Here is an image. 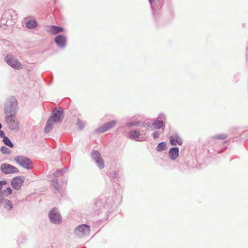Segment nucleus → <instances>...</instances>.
I'll list each match as a JSON object with an SVG mask.
<instances>
[{
  "label": "nucleus",
  "mask_w": 248,
  "mask_h": 248,
  "mask_svg": "<svg viewBox=\"0 0 248 248\" xmlns=\"http://www.w3.org/2000/svg\"><path fill=\"white\" fill-rule=\"evenodd\" d=\"M15 115L13 114H9L7 115V117L5 118V121L8 124L10 128L12 129H15L16 128V124H15Z\"/></svg>",
  "instance_id": "obj_8"
},
{
  "label": "nucleus",
  "mask_w": 248,
  "mask_h": 248,
  "mask_svg": "<svg viewBox=\"0 0 248 248\" xmlns=\"http://www.w3.org/2000/svg\"><path fill=\"white\" fill-rule=\"evenodd\" d=\"M22 67V64L21 63L16 62V69H20Z\"/></svg>",
  "instance_id": "obj_27"
},
{
  "label": "nucleus",
  "mask_w": 248,
  "mask_h": 248,
  "mask_svg": "<svg viewBox=\"0 0 248 248\" xmlns=\"http://www.w3.org/2000/svg\"><path fill=\"white\" fill-rule=\"evenodd\" d=\"M170 142L172 145H181L183 141L181 138L177 135H174L170 137Z\"/></svg>",
  "instance_id": "obj_12"
},
{
  "label": "nucleus",
  "mask_w": 248,
  "mask_h": 248,
  "mask_svg": "<svg viewBox=\"0 0 248 248\" xmlns=\"http://www.w3.org/2000/svg\"><path fill=\"white\" fill-rule=\"evenodd\" d=\"M37 25V22L34 20H30L26 22V26L29 29L34 28Z\"/></svg>",
  "instance_id": "obj_18"
},
{
  "label": "nucleus",
  "mask_w": 248,
  "mask_h": 248,
  "mask_svg": "<svg viewBox=\"0 0 248 248\" xmlns=\"http://www.w3.org/2000/svg\"><path fill=\"white\" fill-rule=\"evenodd\" d=\"M16 110V97L12 96L9 97L5 104L4 112L6 115L15 114Z\"/></svg>",
  "instance_id": "obj_2"
},
{
  "label": "nucleus",
  "mask_w": 248,
  "mask_h": 248,
  "mask_svg": "<svg viewBox=\"0 0 248 248\" xmlns=\"http://www.w3.org/2000/svg\"><path fill=\"white\" fill-rule=\"evenodd\" d=\"M4 61L9 65L16 69V59L14 56L8 54L4 58Z\"/></svg>",
  "instance_id": "obj_10"
},
{
  "label": "nucleus",
  "mask_w": 248,
  "mask_h": 248,
  "mask_svg": "<svg viewBox=\"0 0 248 248\" xmlns=\"http://www.w3.org/2000/svg\"><path fill=\"white\" fill-rule=\"evenodd\" d=\"M99 153L97 152H95L93 154V157H96L95 158V161L97 164L98 166L100 168H103L104 167V163L103 159L100 158L99 156Z\"/></svg>",
  "instance_id": "obj_13"
},
{
  "label": "nucleus",
  "mask_w": 248,
  "mask_h": 248,
  "mask_svg": "<svg viewBox=\"0 0 248 248\" xmlns=\"http://www.w3.org/2000/svg\"><path fill=\"white\" fill-rule=\"evenodd\" d=\"M116 124L117 122L115 121L107 123L96 129V131L99 133H104L113 128Z\"/></svg>",
  "instance_id": "obj_5"
},
{
  "label": "nucleus",
  "mask_w": 248,
  "mask_h": 248,
  "mask_svg": "<svg viewBox=\"0 0 248 248\" xmlns=\"http://www.w3.org/2000/svg\"><path fill=\"white\" fill-rule=\"evenodd\" d=\"M159 133L158 132H155L153 134V136L154 138H157L159 136Z\"/></svg>",
  "instance_id": "obj_28"
},
{
  "label": "nucleus",
  "mask_w": 248,
  "mask_h": 248,
  "mask_svg": "<svg viewBox=\"0 0 248 248\" xmlns=\"http://www.w3.org/2000/svg\"><path fill=\"white\" fill-rule=\"evenodd\" d=\"M0 170L5 174H10L16 172V167L7 163H3L0 167Z\"/></svg>",
  "instance_id": "obj_6"
},
{
  "label": "nucleus",
  "mask_w": 248,
  "mask_h": 248,
  "mask_svg": "<svg viewBox=\"0 0 248 248\" xmlns=\"http://www.w3.org/2000/svg\"><path fill=\"white\" fill-rule=\"evenodd\" d=\"M130 137L139 141H142L144 140V137L142 136L140 132L137 130L131 131L129 133Z\"/></svg>",
  "instance_id": "obj_11"
},
{
  "label": "nucleus",
  "mask_w": 248,
  "mask_h": 248,
  "mask_svg": "<svg viewBox=\"0 0 248 248\" xmlns=\"http://www.w3.org/2000/svg\"><path fill=\"white\" fill-rule=\"evenodd\" d=\"M0 137L3 138V141L6 145H7L10 147H14V144L12 143V142L9 140V139L7 137L5 136V134L4 135V137Z\"/></svg>",
  "instance_id": "obj_19"
},
{
  "label": "nucleus",
  "mask_w": 248,
  "mask_h": 248,
  "mask_svg": "<svg viewBox=\"0 0 248 248\" xmlns=\"http://www.w3.org/2000/svg\"><path fill=\"white\" fill-rule=\"evenodd\" d=\"M149 1H150V3H152L154 2L155 0H149Z\"/></svg>",
  "instance_id": "obj_30"
},
{
  "label": "nucleus",
  "mask_w": 248,
  "mask_h": 248,
  "mask_svg": "<svg viewBox=\"0 0 248 248\" xmlns=\"http://www.w3.org/2000/svg\"><path fill=\"white\" fill-rule=\"evenodd\" d=\"M25 178L23 176H16V190L19 189L23 185Z\"/></svg>",
  "instance_id": "obj_17"
},
{
  "label": "nucleus",
  "mask_w": 248,
  "mask_h": 248,
  "mask_svg": "<svg viewBox=\"0 0 248 248\" xmlns=\"http://www.w3.org/2000/svg\"><path fill=\"white\" fill-rule=\"evenodd\" d=\"M6 191L7 192V195H10L12 193V189L10 187H8L6 188Z\"/></svg>",
  "instance_id": "obj_26"
},
{
  "label": "nucleus",
  "mask_w": 248,
  "mask_h": 248,
  "mask_svg": "<svg viewBox=\"0 0 248 248\" xmlns=\"http://www.w3.org/2000/svg\"><path fill=\"white\" fill-rule=\"evenodd\" d=\"M63 31V29L62 28L56 26H51L49 30V32L53 34H56L62 32Z\"/></svg>",
  "instance_id": "obj_15"
},
{
  "label": "nucleus",
  "mask_w": 248,
  "mask_h": 248,
  "mask_svg": "<svg viewBox=\"0 0 248 248\" xmlns=\"http://www.w3.org/2000/svg\"><path fill=\"white\" fill-rule=\"evenodd\" d=\"M179 155V150L177 148H171L169 151V156L172 159H175Z\"/></svg>",
  "instance_id": "obj_14"
},
{
  "label": "nucleus",
  "mask_w": 248,
  "mask_h": 248,
  "mask_svg": "<svg viewBox=\"0 0 248 248\" xmlns=\"http://www.w3.org/2000/svg\"><path fill=\"white\" fill-rule=\"evenodd\" d=\"M77 124H78V128L80 129H82L84 126L83 122L79 120H78Z\"/></svg>",
  "instance_id": "obj_24"
},
{
  "label": "nucleus",
  "mask_w": 248,
  "mask_h": 248,
  "mask_svg": "<svg viewBox=\"0 0 248 248\" xmlns=\"http://www.w3.org/2000/svg\"><path fill=\"white\" fill-rule=\"evenodd\" d=\"M90 232L89 226L86 224L81 225L75 230V234L78 237L88 236L90 234Z\"/></svg>",
  "instance_id": "obj_3"
},
{
  "label": "nucleus",
  "mask_w": 248,
  "mask_h": 248,
  "mask_svg": "<svg viewBox=\"0 0 248 248\" xmlns=\"http://www.w3.org/2000/svg\"><path fill=\"white\" fill-rule=\"evenodd\" d=\"M55 184H57H57H58V182H57V181H53V185H54Z\"/></svg>",
  "instance_id": "obj_31"
},
{
  "label": "nucleus",
  "mask_w": 248,
  "mask_h": 248,
  "mask_svg": "<svg viewBox=\"0 0 248 248\" xmlns=\"http://www.w3.org/2000/svg\"><path fill=\"white\" fill-rule=\"evenodd\" d=\"M49 216L50 220L53 223H57L61 220V216L57 209L53 208L51 211Z\"/></svg>",
  "instance_id": "obj_7"
},
{
  "label": "nucleus",
  "mask_w": 248,
  "mask_h": 248,
  "mask_svg": "<svg viewBox=\"0 0 248 248\" xmlns=\"http://www.w3.org/2000/svg\"><path fill=\"white\" fill-rule=\"evenodd\" d=\"M16 163L22 167L30 169L32 168V163L31 160L23 156H18L16 157Z\"/></svg>",
  "instance_id": "obj_4"
},
{
  "label": "nucleus",
  "mask_w": 248,
  "mask_h": 248,
  "mask_svg": "<svg viewBox=\"0 0 248 248\" xmlns=\"http://www.w3.org/2000/svg\"><path fill=\"white\" fill-rule=\"evenodd\" d=\"M0 151L4 154H9L10 151L7 147L3 146L0 148Z\"/></svg>",
  "instance_id": "obj_22"
},
{
  "label": "nucleus",
  "mask_w": 248,
  "mask_h": 248,
  "mask_svg": "<svg viewBox=\"0 0 248 248\" xmlns=\"http://www.w3.org/2000/svg\"><path fill=\"white\" fill-rule=\"evenodd\" d=\"M11 185L14 189H16V177L14 178L11 181Z\"/></svg>",
  "instance_id": "obj_25"
},
{
  "label": "nucleus",
  "mask_w": 248,
  "mask_h": 248,
  "mask_svg": "<svg viewBox=\"0 0 248 248\" xmlns=\"http://www.w3.org/2000/svg\"><path fill=\"white\" fill-rule=\"evenodd\" d=\"M166 143L165 142H162L160 143L158 146H157L156 150L158 151H162L166 149Z\"/></svg>",
  "instance_id": "obj_21"
},
{
  "label": "nucleus",
  "mask_w": 248,
  "mask_h": 248,
  "mask_svg": "<svg viewBox=\"0 0 248 248\" xmlns=\"http://www.w3.org/2000/svg\"><path fill=\"white\" fill-rule=\"evenodd\" d=\"M3 204L4 208L6 209L9 210L12 208V204L11 202L9 200H5L3 198V202H1L0 203V207L1 205Z\"/></svg>",
  "instance_id": "obj_16"
},
{
  "label": "nucleus",
  "mask_w": 248,
  "mask_h": 248,
  "mask_svg": "<svg viewBox=\"0 0 248 248\" xmlns=\"http://www.w3.org/2000/svg\"><path fill=\"white\" fill-rule=\"evenodd\" d=\"M137 124H135V123H128V126H132V125H136Z\"/></svg>",
  "instance_id": "obj_29"
},
{
  "label": "nucleus",
  "mask_w": 248,
  "mask_h": 248,
  "mask_svg": "<svg viewBox=\"0 0 248 248\" xmlns=\"http://www.w3.org/2000/svg\"><path fill=\"white\" fill-rule=\"evenodd\" d=\"M63 117V112L59 110H54L51 117L47 121L45 127L46 133L50 132L52 129L55 123L61 122Z\"/></svg>",
  "instance_id": "obj_1"
},
{
  "label": "nucleus",
  "mask_w": 248,
  "mask_h": 248,
  "mask_svg": "<svg viewBox=\"0 0 248 248\" xmlns=\"http://www.w3.org/2000/svg\"><path fill=\"white\" fill-rule=\"evenodd\" d=\"M54 41L57 46L63 47L66 45V39L65 36L59 35L55 38Z\"/></svg>",
  "instance_id": "obj_9"
},
{
  "label": "nucleus",
  "mask_w": 248,
  "mask_h": 248,
  "mask_svg": "<svg viewBox=\"0 0 248 248\" xmlns=\"http://www.w3.org/2000/svg\"><path fill=\"white\" fill-rule=\"evenodd\" d=\"M153 126L155 128L159 129L163 127L164 125L163 123L160 121H155L153 124Z\"/></svg>",
  "instance_id": "obj_20"
},
{
  "label": "nucleus",
  "mask_w": 248,
  "mask_h": 248,
  "mask_svg": "<svg viewBox=\"0 0 248 248\" xmlns=\"http://www.w3.org/2000/svg\"><path fill=\"white\" fill-rule=\"evenodd\" d=\"M6 184V182L4 181H1L0 182V190H1L2 188V186L3 185H5ZM3 202V197L1 196V194L0 193V203L1 202Z\"/></svg>",
  "instance_id": "obj_23"
}]
</instances>
